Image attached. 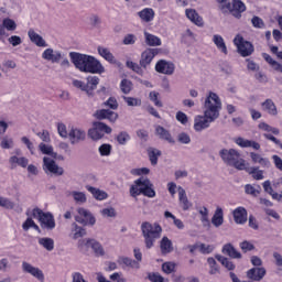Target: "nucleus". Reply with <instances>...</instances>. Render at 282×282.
I'll list each match as a JSON object with an SVG mask.
<instances>
[{"label": "nucleus", "instance_id": "1", "mask_svg": "<svg viewBox=\"0 0 282 282\" xmlns=\"http://www.w3.org/2000/svg\"><path fill=\"white\" fill-rule=\"evenodd\" d=\"M219 111H221V99L217 94L209 91L204 102V116L198 115L194 118V131L208 129L219 118Z\"/></svg>", "mask_w": 282, "mask_h": 282}, {"label": "nucleus", "instance_id": "2", "mask_svg": "<svg viewBox=\"0 0 282 282\" xmlns=\"http://www.w3.org/2000/svg\"><path fill=\"white\" fill-rule=\"evenodd\" d=\"M70 61L75 65L76 69L84 72V74H104L105 66L100 61L91 55L80 53H69Z\"/></svg>", "mask_w": 282, "mask_h": 282}, {"label": "nucleus", "instance_id": "3", "mask_svg": "<svg viewBox=\"0 0 282 282\" xmlns=\"http://www.w3.org/2000/svg\"><path fill=\"white\" fill-rule=\"evenodd\" d=\"M141 231L148 250H151L155 245V240L162 237V226L160 223L151 224L149 221H143L141 224Z\"/></svg>", "mask_w": 282, "mask_h": 282}, {"label": "nucleus", "instance_id": "4", "mask_svg": "<svg viewBox=\"0 0 282 282\" xmlns=\"http://www.w3.org/2000/svg\"><path fill=\"white\" fill-rule=\"evenodd\" d=\"M131 197H139L143 195L144 197L153 198L155 197V189L153 188V183L148 177H140L134 181V185L130 187Z\"/></svg>", "mask_w": 282, "mask_h": 282}, {"label": "nucleus", "instance_id": "5", "mask_svg": "<svg viewBox=\"0 0 282 282\" xmlns=\"http://www.w3.org/2000/svg\"><path fill=\"white\" fill-rule=\"evenodd\" d=\"M219 155L228 166H234L237 171H243L246 169V160L241 159L239 151L235 149H223L219 152Z\"/></svg>", "mask_w": 282, "mask_h": 282}, {"label": "nucleus", "instance_id": "6", "mask_svg": "<svg viewBox=\"0 0 282 282\" xmlns=\"http://www.w3.org/2000/svg\"><path fill=\"white\" fill-rule=\"evenodd\" d=\"M32 217L39 219L41 227L46 230H54L56 228V220L50 212L45 213L41 208L35 207L32 210Z\"/></svg>", "mask_w": 282, "mask_h": 282}, {"label": "nucleus", "instance_id": "7", "mask_svg": "<svg viewBox=\"0 0 282 282\" xmlns=\"http://www.w3.org/2000/svg\"><path fill=\"white\" fill-rule=\"evenodd\" d=\"M111 127L107 126L104 122L96 121L93 123V128L88 130V137L90 140L98 142V140H102L105 138V133H111Z\"/></svg>", "mask_w": 282, "mask_h": 282}, {"label": "nucleus", "instance_id": "8", "mask_svg": "<svg viewBox=\"0 0 282 282\" xmlns=\"http://www.w3.org/2000/svg\"><path fill=\"white\" fill-rule=\"evenodd\" d=\"M99 83H100V78H98L97 76H89L87 78V84L78 79L73 80V85L76 87V89L86 91L88 96H94V90L98 87Z\"/></svg>", "mask_w": 282, "mask_h": 282}, {"label": "nucleus", "instance_id": "9", "mask_svg": "<svg viewBox=\"0 0 282 282\" xmlns=\"http://www.w3.org/2000/svg\"><path fill=\"white\" fill-rule=\"evenodd\" d=\"M234 45H236L238 53L243 58L252 56V54L254 53V45H252V43H250L249 41L243 40V36L241 35H237L234 39Z\"/></svg>", "mask_w": 282, "mask_h": 282}, {"label": "nucleus", "instance_id": "10", "mask_svg": "<svg viewBox=\"0 0 282 282\" xmlns=\"http://www.w3.org/2000/svg\"><path fill=\"white\" fill-rule=\"evenodd\" d=\"M228 10L235 19H241V14L246 12V3L241 0H231V3L228 2L221 7V10Z\"/></svg>", "mask_w": 282, "mask_h": 282}, {"label": "nucleus", "instance_id": "11", "mask_svg": "<svg viewBox=\"0 0 282 282\" xmlns=\"http://www.w3.org/2000/svg\"><path fill=\"white\" fill-rule=\"evenodd\" d=\"M264 188V193H268L271 195L272 199H276V202H281L282 199V177L278 180L276 183L273 184V187L275 191H279V193L274 192V188H272V183L270 181H264L262 184Z\"/></svg>", "mask_w": 282, "mask_h": 282}, {"label": "nucleus", "instance_id": "12", "mask_svg": "<svg viewBox=\"0 0 282 282\" xmlns=\"http://www.w3.org/2000/svg\"><path fill=\"white\" fill-rule=\"evenodd\" d=\"M78 248L83 250L84 248H91L96 254V257H104L105 256V249L102 248V245L100 242L94 240V239H82L78 241Z\"/></svg>", "mask_w": 282, "mask_h": 282}, {"label": "nucleus", "instance_id": "13", "mask_svg": "<svg viewBox=\"0 0 282 282\" xmlns=\"http://www.w3.org/2000/svg\"><path fill=\"white\" fill-rule=\"evenodd\" d=\"M78 215L75 216V221L83 224L84 226H94L96 224V218L91 215V212L86 208L79 207L77 209Z\"/></svg>", "mask_w": 282, "mask_h": 282}, {"label": "nucleus", "instance_id": "14", "mask_svg": "<svg viewBox=\"0 0 282 282\" xmlns=\"http://www.w3.org/2000/svg\"><path fill=\"white\" fill-rule=\"evenodd\" d=\"M159 54H160L159 48H145L141 53V58L139 61L141 67L143 69H147V67H149V65H151V63H153V58H155Z\"/></svg>", "mask_w": 282, "mask_h": 282}, {"label": "nucleus", "instance_id": "15", "mask_svg": "<svg viewBox=\"0 0 282 282\" xmlns=\"http://www.w3.org/2000/svg\"><path fill=\"white\" fill-rule=\"evenodd\" d=\"M155 72H158V74H164L165 76H173V74H175V64L166 59H160L155 64Z\"/></svg>", "mask_w": 282, "mask_h": 282}, {"label": "nucleus", "instance_id": "16", "mask_svg": "<svg viewBox=\"0 0 282 282\" xmlns=\"http://www.w3.org/2000/svg\"><path fill=\"white\" fill-rule=\"evenodd\" d=\"M43 162H44V171H48V173H52L53 175H63V173H65V170L58 166V164H56V161L47 156H44Z\"/></svg>", "mask_w": 282, "mask_h": 282}, {"label": "nucleus", "instance_id": "17", "mask_svg": "<svg viewBox=\"0 0 282 282\" xmlns=\"http://www.w3.org/2000/svg\"><path fill=\"white\" fill-rule=\"evenodd\" d=\"M234 142L241 149H253L254 151H259V149H261V144H259V142L248 140L241 137L235 138Z\"/></svg>", "mask_w": 282, "mask_h": 282}, {"label": "nucleus", "instance_id": "18", "mask_svg": "<svg viewBox=\"0 0 282 282\" xmlns=\"http://www.w3.org/2000/svg\"><path fill=\"white\" fill-rule=\"evenodd\" d=\"M97 120H109V122H116L118 120V113L109 109H100L95 113Z\"/></svg>", "mask_w": 282, "mask_h": 282}, {"label": "nucleus", "instance_id": "19", "mask_svg": "<svg viewBox=\"0 0 282 282\" xmlns=\"http://www.w3.org/2000/svg\"><path fill=\"white\" fill-rule=\"evenodd\" d=\"M22 270L23 272H28V274H32V276H35V279H39V281H44L45 279V275L43 274V271H41V269L35 268L28 262L22 263Z\"/></svg>", "mask_w": 282, "mask_h": 282}, {"label": "nucleus", "instance_id": "20", "mask_svg": "<svg viewBox=\"0 0 282 282\" xmlns=\"http://www.w3.org/2000/svg\"><path fill=\"white\" fill-rule=\"evenodd\" d=\"M234 221L239 225L246 224L248 221V210L245 209V207H237L232 212Z\"/></svg>", "mask_w": 282, "mask_h": 282}, {"label": "nucleus", "instance_id": "21", "mask_svg": "<svg viewBox=\"0 0 282 282\" xmlns=\"http://www.w3.org/2000/svg\"><path fill=\"white\" fill-rule=\"evenodd\" d=\"M265 268L263 267L252 268L247 271V276L251 281H261L265 276Z\"/></svg>", "mask_w": 282, "mask_h": 282}, {"label": "nucleus", "instance_id": "22", "mask_svg": "<svg viewBox=\"0 0 282 282\" xmlns=\"http://www.w3.org/2000/svg\"><path fill=\"white\" fill-rule=\"evenodd\" d=\"M185 15L192 23L197 25L198 28H202L204 25V19L197 13L195 9H186L185 10Z\"/></svg>", "mask_w": 282, "mask_h": 282}, {"label": "nucleus", "instance_id": "23", "mask_svg": "<svg viewBox=\"0 0 282 282\" xmlns=\"http://www.w3.org/2000/svg\"><path fill=\"white\" fill-rule=\"evenodd\" d=\"M117 262L121 265V268H132L134 270H140V262L129 258L121 256L118 258Z\"/></svg>", "mask_w": 282, "mask_h": 282}, {"label": "nucleus", "instance_id": "24", "mask_svg": "<svg viewBox=\"0 0 282 282\" xmlns=\"http://www.w3.org/2000/svg\"><path fill=\"white\" fill-rule=\"evenodd\" d=\"M250 158L253 164H260V166H262L263 169H270L271 166L270 159L263 158L257 152H250Z\"/></svg>", "mask_w": 282, "mask_h": 282}, {"label": "nucleus", "instance_id": "25", "mask_svg": "<svg viewBox=\"0 0 282 282\" xmlns=\"http://www.w3.org/2000/svg\"><path fill=\"white\" fill-rule=\"evenodd\" d=\"M155 133L161 140H165L170 144H175V139L171 135V132L162 126H156Z\"/></svg>", "mask_w": 282, "mask_h": 282}, {"label": "nucleus", "instance_id": "26", "mask_svg": "<svg viewBox=\"0 0 282 282\" xmlns=\"http://www.w3.org/2000/svg\"><path fill=\"white\" fill-rule=\"evenodd\" d=\"M86 191H88V193H91L93 197L96 198L97 202H102L107 199V197H109V194H107V192L100 188H96L91 185H86Z\"/></svg>", "mask_w": 282, "mask_h": 282}, {"label": "nucleus", "instance_id": "27", "mask_svg": "<svg viewBox=\"0 0 282 282\" xmlns=\"http://www.w3.org/2000/svg\"><path fill=\"white\" fill-rule=\"evenodd\" d=\"M138 17L143 23H151L155 19V11L151 8H144L138 12Z\"/></svg>", "mask_w": 282, "mask_h": 282}, {"label": "nucleus", "instance_id": "28", "mask_svg": "<svg viewBox=\"0 0 282 282\" xmlns=\"http://www.w3.org/2000/svg\"><path fill=\"white\" fill-rule=\"evenodd\" d=\"M42 58H44V61H51V63H59L62 55L61 52L54 53V50L46 48L42 54Z\"/></svg>", "mask_w": 282, "mask_h": 282}, {"label": "nucleus", "instance_id": "29", "mask_svg": "<svg viewBox=\"0 0 282 282\" xmlns=\"http://www.w3.org/2000/svg\"><path fill=\"white\" fill-rule=\"evenodd\" d=\"M178 202L183 210H188L193 206L188 200V196H186V191L182 186L178 187Z\"/></svg>", "mask_w": 282, "mask_h": 282}, {"label": "nucleus", "instance_id": "30", "mask_svg": "<svg viewBox=\"0 0 282 282\" xmlns=\"http://www.w3.org/2000/svg\"><path fill=\"white\" fill-rule=\"evenodd\" d=\"M68 138L72 144H78V142H82V140H85L86 134H85V131L83 130L72 129L68 133Z\"/></svg>", "mask_w": 282, "mask_h": 282}, {"label": "nucleus", "instance_id": "31", "mask_svg": "<svg viewBox=\"0 0 282 282\" xmlns=\"http://www.w3.org/2000/svg\"><path fill=\"white\" fill-rule=\"evenodd\" d=\"M28 34L30 41L37 45V47H47V44L45 43V40H43V36H41L39 33H35L34 29H30Z\"/></svg>", "mask_w": 282, "mask_h": 282}, {"label": "nucleus", "instance_id": "32", "mask_svg": "<svg viewBox=\"0 0 282 282\" xmlns=\"http://www.w3.org/2000/svg\"><path fill=\"white\" fill-rule=\"evenodd\" d=\"M97 52L99 56L105 58L108 63H111L112 65H116V57L113 56V53L109 51V48L98 46Z\"/></svg>", "mask_w": 282, "mask_h": 282}, {"label": "nucleus", "instance_id": "33", "mask_svg": "<svg viewBox=\"0 0 282 282\" xmlns=\"http://www.w3.org/2000/svg\"><path fill=\"white\" fill-rule=\"evenodd\" d=\"M160 248H161L162 254H171V252H173V241H171L169 237L164 236L161 239Z\"/></svg>", "mask_w": 282, "mask_h": 282}, {"label": "nucleus", "instance_id": "34", "mask_svg": "<svg viewBox=\"0 0 282 282\" xmlns=\"http://www.w3.org/2000/svg\"><path fill=\"white\" fill-rule=\"evenodd\" d=\"M212 224L215 228H219V226L224 225V209L221 207H217L214 216L212 217Z\"/></svg>", "mask_w": 282, "mask_h": 282}, {"label": "nucleus", "instance_id": "35", "mask_svg": "<svg viewBox=\"0 0 282 282\" xmlns=\"http://www.w3.org/2000/svg\"><path fill=\"white\" fill-rule=\"evenodd\" d=\"M224 254H227L231 259H241V252L237 251L231 243H227L223 247Z\"/></svg>", "mask_w": 282, "mask_h": 282}, {"label": "nucleus", "instance_id": "36", "mask_svg": "<svg viewBox=\"0 0 282 282\" xmlns=\"http://www.w3.org/2000/svg\"><path fill=\"white\" fill-rule=\"evenodd\" d=\"M144 36H145V43L150 47H158V46L162 45V40L160 37H158L156 35H153L149 32H144Z\"/></svg>", "mask_w": 282, "mask_h": 282}, {"label": "nucleus", "instance_id": "37", "mask_svg": "<svg viewBox=\"0 0 282 282\" xmlns=\"http://www.w3.org/2000/svg\"><path fill=\"white\" fill-rule=\"evenodd\" d=\"M243 171H246V173H248L249 175H251V177H253V180H263V171L262 170H259L258 166H253V167H248L246 166V163H245V169Z\"/></svg>", "mask_w": 282, "mask_h": 282}, {"label": "nucleus", "instance_id": "38", "mask_svg": "<svg viewBox=\"0 0 282 282\" xmlns=\"http://www.w3.org/2000/svg\"><path fill=\"white\" fill-rule=\"evenodd\" d=\"M162 155V151L155 149V148H148V158L152 164V166L158 165V160Z\"/></svg>", "mask_w": 282, "mask_h": 282}, {"label": "nucleus", "instance_id": "39", "mask_svg": "<svg viewBox=\"0 0 282 282\" xmlns=\"http://www.w3.org/2000/svg\"><path fill=\"white\" fill-rule=\"evenodd\" d=\"M263 111H267L270 116H276L279 111L276 110V105H274V101L272 99H267L264 102H262Z\"/></svg>", "mask_w": 282, "mask_h": 282}, {"label": "nucleus", "instance_id": "40", "mask_svg": "<svg viewBox=\"0 0 282 282\" xmlns=\"http://www.w3.org/2000/svg\"><path fill=\"white\" fill-rule=\"evenodd\" d=\"M213 42L219 52L223 54H228V47L226 46V42H224V37L221 35H214Z\"/></svg>", "mask_w": 282, "mask_h": 282}, {"label": "nucleus", "instance_id": "41", "mask_svg": "<svg viewBox=\"0 0 282 282\" xmlns=\"http://www.w3.org/2000/svg\"><path fill=\"white\" fill-rule=\"evenodd\" d=\"M9 162L13 169H14V166H17V164H18V166H22V169H26L29 161L25 156L18 158L17 155H13L9 159Z\"/></svg>", "mask_w": 282, "mask_h": 282}, {"label": "nucleus", "instance_id": "42", "mask_svg": "<svg viewBox=\"0 0 282 282\" xmlns=\"http://www.w3.org/2000/svg\"><path fill=\"white\" fill-rule=\"evenodd\" d=\"M126 66L128 67V69H132V72H134L139 76H143L144 75V69H142V65H140V64H138L135 62L128 61L126 63Z\"/></svg>", "mask_w": 282, "mask_h": 282}, {"label": "nucleus", "instance_id": "43", "mask_svg": "<svg viewBox=\"0 0 282 282\" xmlns=\"http://www.w3.org/2000/svg\"><path fill=\"white\" fill-rule=\"evenodd\" d=\"M164 217L165 219H173L174 226H176L178 230H184V223L182 219L175 217V215H173L171 212H165Z\"/></svg>", "mask_w": 282, "mask_h": 282}, {"label": "nucleus", "instance_id": "44", "mask_svg": "<svg viewBox=\"0 0 282 282\" xmlns=\"http://www.w3.org/2000/svg\"><path fill=\"white\" fill-rule=\"evenodd\" d=\"M115 140L118 142V144L124 147V144L131 140V135H129V132L127 131H121L116 135Z\"/></svg>", "mask_w": 282, "mask_h": 282}, {"label": "nucleus", "instance_id": "45", "mask_svg": "<svg viewBox=\"0 0 282 282\" xmlns=\"http://www.w3.org/2000/svg\"><path fill=\"white\" fill-rule=\"evenodd\" d=\"M39 243L40 246H43L45 250H48V252H52V250H54V239L52 238H40Z\"/></svg>", "mask_w": 282, "mask_h": 282}, {"label": "nucleus", "instance_id": "46", "mask_svg": "<svg viewBox=\"0 0 282 282\" xmlns=\"http://www.w3.org/2000/svg\"><path fill=\"white\" fill-rule=\"evenodd\" d=\"M2 28L3 30H8V32H14L17 30V22L10 18H6L2 21Z\"/></svg>", "mask_w": 282, "mask_h": 282}, {"label": "nucleus", "instance_id": "47", "mask_svg": "<svg viewBox=\"0 0 282 282\" xmlns=\"http://www.w3.org/2000/svg\"><path fill=\"white\" fill-rule=\"evenodd\" d=\"M149 98L151 100V102H153V105L155 107L162 108L164 107V105L162 104V100H160V93L152 90L149 94Z\"/></svg>", "mask_w": 282, "mask_h": 282}, {"label": "nucleus", "instance_id": "48", "mask_svg": "<svg viewBox=\"0 0 282 282\" xmlns=\"http://www.w3.org/2000/svg\"><path fill=\"white\" fill-rule=\"evenodd\" d=\"M217 260L219 261V263H221V265H224V268H227L229 271H232L236 268L235 263H232V261H230V259H228L224 256H218Z\"/></svg>", "mask_w": 282, "mask_h": 282}, {"label": "nucleus", "instance_id": "49", "mask_svg": "<svg viewBox=\"0 0 282 282\" xmlns=\"http://www.w3.org/2000/svg\"><path fill=\"white\" fill-rule=\"evenodd\" d=\"M123 100L128 105V107H141L142 106V99H140V98L123 96Z\"/></svg>", "mask_w": 282, "mask_h": 282}, {"label": "nucleus", "instance_id": "50", "mask_svg": "<svg viewBox=\"0 0 282 282\" xmlns=\"http://www.w3.org/2000/svg\"><path fill=\"white\" fill-rule=\"evenodd\" d=\"M120 89L122 94H131V89H133V83L129 79H122L120 83Z\"/></svg>", "mask_w": 282, "mask_h": 282}, {"label": "nucleus", "instance_id": "51", "mask_svg": "<svg viewBox=\"0 0 282 282\" xmlns=\"http://www.w3.org/2000/svg\"><path fill=\"white\" fill-rule=\"evenodd\" d=\"M176 267L177 264H175V262H164L162 264V270L165 274H173V272H175Z\"/></svg>", "mask_w": 282, "mask_h": 282}, {"label": "nucleus", "instance_id": "52", "mask_svg": "<svg viewBox=\"0 0 282 282\" xmlns=\"http://www.w3.org/2000/svg\"><path fill=\"white\" fill-rule=\"evenodd\" d=\"M111 149H112L111 144L104 143L99 147V153L101 156L107 158L111 155Z\"/></svg>", "mask_w": 282, "mask_h": 282}, {"label": "nucleus", "instance_id": "53", "mask_svg": "<svg viewBox=\"0 0 282 282\" xmlns=\"http://www.w3.org/2000/svg\"><path fill=\"white\" fill-rule=\"evenodd\" d=\"M0 206L1 208H7V210H12L14 208V202L0 196Z\"/></svg>", "mask_w": 282, "mask_h": 282}, {"label": "nucleus", "instance_id": "54", "mask_svg": "<svg viewBox=\"0 0 282 282\" xmlns=\"http://www.w3.org/2000/svg\"><path fill=\"white\" fill-rule=\"evenodd\" d=\"M72 196L77 204H85V202H87V196L83 192H72Z\"/></svg>", "mask_w": 282, "mask_h": 282}, {"label": "nucleus", "instance_id": "55", "mask_svg": "<svg viewBox=\"0 0 282 282\" xmlns=\"http://www.w3.org/2000/svg\"><path fill=\"white\" fill-rule=\"evenodd\" d=\"M251 23L254 28H257L258 30H263V28H265V22H263V19L254 15L251 19Z\"/></svg>", "mask_w": 282, "mask_h": 282}, {"label": "nucleus", "instance_id": "56", "mask_svg": "<svg viewBox=\"0 0 282 282\" xmlns=\"http://www.w3.org/2000/svg\"><path fill=\"white\" fill-rule=\"evenodd\" d=\"M245 193L247 195H251L252 197H257L261 193V191L254 188V186H252L251 184H247L245 186Z\"/></svg>", "mask_w": 282, "mask_h": 282}, {"label": "nucleus", "instance_id": "57", "mask_svg": "<svg viewBox=\"0 0 282 282\" xmlns=\"http://www.w3.org/2000/svg\"><path fill=\"white\" fill-rule=\"evenodd\" d=\"M40 151L44 154V155H54V148H52V145H47L45 143H40Z\"/></svg>", "mask_w": 282, "mask_h": 282}, {"label": "nucleus", "instance_id": "58", "mask_svg": "<svg viewBox=\"0 0 282 282\" xmlns=\"http://www.w3.org/2000/svg\"><path fill=\"white\" fill-rule=\"evenodd\" d=\"M263 137L267 139V140H270L272 143L275 144V147H278L279 149L282 150V142L281 140L276 139V137L272 135V134H268V133H264Z\"/></svg>", "mask_w": 282, "mask_h": 282}, {"label": "nucleus", "instance_id": "59", "mask_svg": "<svg viewBox=\"0 0 282 282\" xmlns=\"http://www.w3.org/2000/svg\"><path fill=\"white\" fill-rule=\"evenodd\" d=\"M14 144V141L8 137H4L0 143V147L2 149H12V145Z\"/></svg>", "mask_w": 282, "mask_h": 282}, {"label": "nucleus", "instance_id": "60", "mask_svg": "<svg viewBox=\"0 0 282 282\" xmlns=\"http://www.w3.org/2000/svg\"><path fill=\"white\" fill-rule=\"evenodd\" d=\"M242 252H250L254 250V245L250 243L248 240H245L240 243Z\"/></svg>", "mask_w": 282, "mask_h": 282}, {"label": "nucleus", "instance_id": "61", "mask_svg": "<svg viewBox=\"0 0 282 282\" xmlns=\"http://www.w3.org/2000/svg\"><path fill=\"white\" fill-rule=\"evenodd\" d=\"M105 105L106 107H109V109H118V100L116 99V97L108 98Z\"/></svg>", "mask_w": 282, "mask_h": 282}, {"label": "nucleus", "instance_id": "62", "mask_svg": "<svg viewBox=\"0 0 282 282\" xmlns=\"http://www.w3.org/2000/svg\"><path fill=\"white\" fill-rule=\"evenodd\" d=\"M102 217H116V209L113 207H108L101 209Z\"/></svg>", "mask_w": 282, "mask_h": 282}, {"label": "nucleus", "instance_id": "63", "mask_svg": "<svg viewBox=\"0 0 282 282\" xmlns=\"http://www.w3.org/2000/svg\"><path fill=\"white\" fill-rule=\"evenodd\" d=\"M148 279L151 282H164V278L160 273H149Z\"/></svg>", "mask_w": 282, "mask_h": 282}, {"label": "nucleus", "instance_id": "64", "mask_svg": "<svg viewBox=\"0 0 282 282\" xmlns=\"http://www.w3.org/2000/svg\"><path fill=\"white\" fill-rule=\"evenodd\" d=\"M272 160H273V164H274L275 169H278V171L282 172V159H281V156L274 154V155H272Z\"/></svg>", "mask_w": 282, "mask_h": 282}]
</instances>
